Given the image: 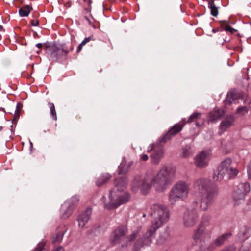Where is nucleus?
<instances>
[{
  "mask_svg": "<svg viewBox=\"0 0 251 251\" xmlns=\"http://www.w3.org/2000/svg\"><path fill=\"white\" fill-rule=\"evenodd\" d=\"M175 176L174 168L163 166L158 170L156 175L151 172H148L143 176H136L132 182V190L136 192L140 189L141 193L146 195L154 186L156 191L163 192L171 185Z\"/></svg>",
  "mask_w": 251,
  "mask_h": 251,
  "instance_id": "obj_1",
  "label": "nucleus"
},
{
  "mask_svg": "<svg viewBox=\"0 0 251 251\" xmlns=\"http://www.w3.org/2000/svg\"><path fill=\"white\" fill-rule=\"evenodd\" d=\"M150 213L151 218V225L144 236L137 241L134 246V251H138L141 247L150 245L152 242V235L168 221L170 217L169 209L162 204H153L151 207Z\"/></svg>",
  "mask_w": 251,
  "mask_h": 251,
  "instance_id": "obj_2",
  "label": "nucleus"
},
{
  "mask_svg": "<svg viewBox=\"0 0 251 251\" xmlns=\"http://www.w3.org/2000/svg\"><path fill=\"white\" fill-rule=\"evenodd\" d=\"M209 184V181L207 179H199L195 184L197 202L203 211L207 209L217 195V189L212 190L208 187Z\"/></svg>",
  "mask_w": 251,
  "mask_h": 251,
  "instance_id": "obj_3",
  "label": "nucleus"
},
{
  "mask_svg": "<svg viewBox=\"0 0 251 251\" xmlns=\"http://www.w3.org/2000/svg\"><path fill=\"white\" fill-rule=\"evenodd\" d=\"M45 51L48 56L55 61H58L63 57H66L67 54L74 50L72 43L62 44L59 47L55 43L46 42L44 44Z\"/></svg>",
  "mask_w": 251,
  "mask_h": 251,
  "instance_id": "obj_4",
  "label": "nucleus"
},
{
  "mask_svg": "<svg viewBox=\"0 0 251 251\" xmlns=\"http://www.w3.org/2000/svg\"><path fill=\"white\" fill-rule=\"evenodd\" d=\"M232 160L227 158L221 162L218 167L217 174H214L213 178L215 181H220L226 177L227 179L234 178L238 174L236 168L232 166Z\"/></svg>",
  "mask_w": 251,
  "mask_h": 251,
  "instance_id": "obj_5",
  "label": "nucleus"
},
{
  "mask_svg": "<svg viewBox=\"0 0 251 251\" xmlns=\"http://www.w3.org/2000/svg\"><path fill=\"white\" fill-rule=\"evenodd\" d=\"M189 186L184 181H180L173 186L169 195V201L171 204H175L179 200H183L189 193Z\"/></svg>",
  "mask_w": 251,
  "mask_h": 251,
  "instance_id": "obj_6",
  "label": "nucleus"
},
{
  "mask_svg": "<svg viewBox=\"0 0 251 251\" xmlns=\"http://www.w3.org/2000/svg\"><path fill=\"white\" fill-rule=\"evenodd\" d=\"M130 198V194L127 192L110 193V201L105 203V208L108 209L115 208L120 205L128 202Z\"/></svg>",
  "mask_w": 251,
  "mask_h": 251,
  "instance_id": "obj_7",
  "label": "nucleus"
},
{
  "mask_svg": "<svg viewBox=\"0 0 251 251\" xmlns=\"http://www.w3.org/2000/svg\"><path fill=\"white\" fill-rule=\"evenodd\" d=\"M251 191L250 185L248 182L239 184L233 194L235 205H238L244 201L245 196Z\"/></svg>",
  "mask_w": 251,
  "mask_h": 251,
  "instance_id": "obj_8",
  "label": "nucleus"
},
{
  "mask_svg": "<svg viewBox=\"0 0 251 251\" xmlns=\"http://www.w3.org/2000/svg\"><path fill=\"white\" fill-rule=\"evenodd\" d=\"M211 231L207 228L206 225L201 223L194 231L193 238L196 241L205 243L211 238Z\"/></svg>",
  "mask_w": 251,
  "mask_h": 251,
  "instance_id": "obj_9",
  "label": "nucleus"
},
{
  "mask_svg": "<svg viewBox=\"0 0 251 251\" xmlns=\"http://www.w3.org/2000/svg\"><path fill=\"white\" fill-rule=\"evenodd\" d=\"M198 215L195 210H187L184 213L183 224L186 227H193L197 222Z\"/></svg>",
  "mask_w": 251,
  "mask_h": 251,
  "instance_id": "obj_10",
  "label": "nucleus"
},
{
  "mask_svg": "<svg viewBox=\"0 0 251 251\" xmlns=\"http://www.w3.org/2000/svg\"><path fill=\"white\" fill-rule=\"evenodd\" d=\"M128 231L127 226L121 225L118 226L113 232L110 241L113 244L119 242L121 237L124 236Z\"/></svg>",
  "mask_w": 251,
  "mask_h": 251,
  "instance_id": "obj_11",
  "label": "nucleus"
},
{
  "mask_svg": "<svg viewBox=\"0 0 251 251\" xmlns=\"http://www.w3.org/2000/svg\"><path fill=\"white\" fill-rule=\"evenodd\" d=\"M209 153L208 152L205 151L201 152L195 157L194 163L195 165L200 168L207 166L209 160Z\"/></svg>",
  "mask_w": 251,
  "mask_h": 251,
  "instance_id": "obj_12",
  "label": "nucleus"
},
{
  "mask_svg": "<svg viewBox=\"0 0 251 251\" xmlns=\"http://www.w3.org/2000/svg\"><path fill=\"white\" fill-rule=\"evenodd\" d=\"M184 124L178 123L175 125L162 138H160V142L165 143L171 138L179 133L183 128Z\"/></svg>",
  "mask_w": 251,
  "mask_h": 251,
  "instance_id": "obj_13",
  "label": "nucleus"
},
{
  "mask_svg": "<svg viewBox=\"0 0 251 251\" xmlns=\"http://www.w3.org/2000/svg\"><path fill=\"white\" fill-rule=\"evenodd\" d=\"M127 181L126 178H116L114 181V187L110 191V193H117L122 192H126L125 190L126 187Z\"/></svg>",
  "mask_w": 251,
  "mask_h": 251,
  "instance_id": "obj_14",
  "label": "nucleus"
},
{
  "mask_svg": "<svg viewBox=\"0 0 251 251\" xmlns=\"http://www.w3.org/2000/svg\"><path fill=\"white\" fill-rule=\"evenodd\" d=\"M92 214L91 208H87L85 211L81 213L77 218L78 226L81 228H83L86 224L90 220Z\"/></svg>",
  "mask_w": 251,
  "mask_h": 251,
  "instance_id": "obj_15",
  "label": "nucleus"
},
{
  "mask_svg": "<svg viewBox=\"0 0 251 251\" xmlns=\"http://www.w3.org/2000/svg\"><path fill=\"white\" fill-rule=\"evenodd\" d=\"M225 114L224 111L222 109L215 108L213 111H211L208 115V122H215L220 119Z\"/></svg>",
  "mask_w": 251,
  "mask_h": 251,
  "instance_id": "obj_16",
  "label": "nucleus"
},
{
  "mask_svg": "<svg viewBox=\"0 0 251 251\" xmlns=\"http://www.w3.org/2000/svg\"><path fill=\"white\" fill-rule=\"evenodd\" d=\"M235 119L233 116H227L220 123L219 126V130L220 132L223 133L226 131L228 128L233 125Z\"/></svg>",
  "mask_w": 251,
  "mask_h": 251,
  "instance_id": "obj_17",
  "label": "nucleus"
},
{
  "mask_svg": "<svg viewBox=\"0 0 251 251\" xmlns=\"http://www.w3.org/2000/svg\"><path fill=\"white\" fill-rule=\"evenodd\" d=\"M74 208L71 207L69 203L64 202L61 207L60 214L62 218L66 219L69 217L72 214Z\"/></svg>",
  "mask_w": 251,
  "mask_h": 251,
  "instance_id": "obj_18",
  "label": "nucleus"
},
{
  "mask_svg": "<svg viewBox=\"0 0 251 251\" xmlns=\"http://www.w3.org/2000/svg\"><path fill=\"white\" fill-rule=\"evenodd\" d=\"M164 151L162 149L155 151L151 156V159L153 164H158L163 157Z\"/></svg>",
  "mask_w": 251,
  "mask_h": 251,
  "instance_id": "obj_19",
  "label": "nucleus"
},
{
  "mask_svg": "<svg viewBox=\"0 0 251 251\" xmlns=\"http://www.w3.org/2000/svg\"><path fill=\"white\" fill-rule=\"evenodd\" d=\"M231 236L230 233H226L218 237L213 242V245L214 246H220L223 245L227 239Z\"/></svg>",
  "mask_w": 251,
  "mask_h": 251,
  "instance_id": "obj_20",
  "label": "nucleus"
},
{
  "mask_svg": "<svg viewBox=\"0 0 251 251\" xmlns=\"http://www.w3.org/2000/svg\"><path fill=\"white\" fill-rule=\"evenodd\" d=\"M111 177V175L108 173H102L98 178L96 183L97 186H100L107 182Z\"/></svg>",
  "mask_w": 251,
  "mask_h": 251,
  "instance_id": "obj_21",
  "label": "nucleus"
},
{
  "mask_svg": "<svg viewBox=\"0 0 251 251\" xmlns=\"http://www.w3.org/2000/svg\"><path fill=\"white\" fill-rule=\"evenodd\" d=\"M32 9V8L31 6L27 5L21 8L19 10V13L21 17H26L29 15Z\"/></svg>",
  "mask_w": 251,
  "mask_h": 251,
  "instance_id": "obj_22",
  "label": "nucleus"
},
{
  "mask_svg": "<svg viewBox=\"0 0 251 251\" xmlns=\"http://www.w3.org/2000/svg\"><path fill=\"white\" fill-rule=\"evenodd\" d=\"M48 104L50 110V114L51 118L56 121L57 120V116L54 104L51 102H49Z\"/></svg>",
  "mask_w": 251,
  "mask_h": 251,
  "instance_id": "obj_23",
  "label": "nucleus"
},
{
  "mask_svg": "<svg viewBox=\"0 0 251 251\" xmlns=\"http://www.w3.org/2000/svg\"><path fill=\"white\" fill-rule=\"evenodd\" d=\"M208 7L210 9L211 14L213 16L216 17L219 13L218 8L215 6L213 1L209 3Z\"/></svg>",
  "mask_w": 251,
  "mask_h": 251,
  "instance_id": "obj_24",
  "label": "nucleus"
},
{
  "mask_svg": "<svg viewBox=\"0 0 251 251\" xmlns=\"http://www.w3.org/2000/svg\"><path fill=\"white\" fill-rule=\"evenodd\" d=\"M194 153V151L191 149L190 145H186L183 149L182 156L184 157H188L190 155H192Z\"/></svg>",
  "mask_w": 251,
  "mask_h": 251,
  "instance_id": "obj_25",
  "label": "nucleus"
},
{
  "mask_svg": "<svg viewBox=\"0 0 251 251\" xmlns=\"http://www.w3.org/2000/svg\"><path fill=\"white\" fill-rule=\"evenodd\" d=\"M79 199L77 196L72 197L69 200L66 201V203H69L71 207H73L74 209L75 205L78 203Z\"/></svg>",
  "mask_w": 251,
  "mask_h": 251,
  "instance_id": "obj_26",
  "label": "nucleus"
},
{
  "mask_svg": "<svg viewBox=\"0 0 251 251\" xmlns=\"http://www.w3.org/2000/svg\"><path fill=\"white\" fill-rule=\"evenodd\" d=\"M248 112V109L246 106H242L239 107L237 109L236 113L239 116H243Z\"/></svg>",
  "mask_w": 251,
  "mask_h": 251,
  "instance_id": "obj_27",
  "label": "nucleus"
},
{
  "mask_svg": "<svg viewBox=\"0 0 251 251\" xmlns=\"http://www.w3.org/2000/svg\"><path fill=\"white\" fill-rule=\"evenodd\" d=\"M201 116V113L199 112H194L189 117L188 120L187 121V123H192L194 122L195 120L198 119L200 118Z\"/></svg>",
  "mask_w": 251,
  "mask_h": 251,
  "instance_id": "obj_28",
  "label": "nucleus"
},
{
  "mask_svg": "<svg viewBox=\"0 0 251 251\" xmlns=\"http://www.w3.org/2000/svg\"><path fill=\"white\" fill-rule=\"evenodd\" d=\"M64 235L63 233H58L52 239V243L53 244L59 243L61 242L63 236Z\"/></svg>",
  "mask_w": 251,
  "mask_h": 251,
  "instance_id": "obj_29",
  "label": "nucleus"
},
{
  "mask_svg": "<svg viewBox=\"0 0 251 251\" xmlns=\"http://www.w3.org/2000/svg\"><path fill=\"white\" fill-rule=\"evenodd\" d=\"M46 244V242L45 241H42L40 242L36 246L34 251H42L45 245Z\"/></svg>",
  "mask_w": 251,
  "mask_h": 251,
  "instance_id": "obj_30",
  "label": "nucleus"
},
{
  "mask_svg": "<svg viewBox=\"0 0 251 251\" xmlns=\"http://www.w3.org/2000/svg\"><path fill=\"white\" fill-rule=\"evenodd\" d=\"M140 230V228L138 229L137 231L134 232L131 235H130V236H129L127 237L128 240L130 241H131L134 240L136 238V237L137 236V235H138Z\"/></svg>",
  "mask_w": 251,
  "mask_h": 251,
  "instance_id": "obj_31",
  "label": "nucleus"
},
{
  "mask_svg": "<svg viewBox=\"0 0 251 251\" xmlns=\"http://www.w3.org/2000/svg\"><path fill=\"white\" fill-rule=\"evenodd\" d=\"M225 30L226 31L229 32L231 33H233L236 31V29L233 28L232 27H231V26H230L229 25H226L225 26Z\"/></svg>",
  "mask_w": 251,
  "mask_h": 251,
  "instance_id": "obj_32",
  "label": "nucleus"
},
{
  "mask_svg": "<svg viewBox=\"0 0 251 251\" xmlns=\"http://www.w3.org/2000/svg\"><path fill=\"white\" fill-rule=\"evenodd\" d=\"M125 164V161H123L120 165L119 166V169L120 170L119 174H122L124 171V165Z\"/></svg>",
  "mask_w": 251,
  "mask_h": 251,
  "instance_id": "obj_33",
  "label": "nucleus"
},
{
  "mask_svg": "<svg viewBox=\"0 0 251 251\" xmlns=\"http://www.w3.org/2000/svg\"><path fill=\"white\" fill-rule=\"evenodd\" d=\"M91 40V37H88L87 38H85L81 43L82 45L84 46L87 43H88L89 41H90Z\"/></svg>",
  "mask_w": 251,
  "mask_h": 251,
  "instance_id": "obj_34",
  "label": "nucleus"
},
{
  "mask_svg": "<svg viewBox=\"0 0 251 251\" xmlns=\"http://www.w3.org/2000/svg\"><path fill=\"white\" fill-rule=\"evenodd\" d=\"M155 148V145L154 144H151L150 145V146L148 147L147 149V152H150L151 151L153 150V149Z\"/></svg>",
  "mask_w": 251,
  "mask_h": 251,
  "instance_id": "obj_35",
  "label": "nucleus"
},
{
  "mask_svg": "<svg viewBox=\"0 0 251 251\" xmlns=\"http://www.w3.org/2000/svg\"><path fill=\"white\" fill-rule=\"evenodd\" d=\"M248 176H249V178H251V160L249 164L248 169Z\"/></svg>",
  "mask_w": 251,
  "mask_h": 251,
  "instance_id": "obj_36",
  "label": "nucleus"
},
{
  "mask_svg": "<svg viewBox=\"0 0 251 251\" xmlns=\"http://www.w3.org/2000/svg\"><path fill=\"white\" fill-rule=\"evenodd\" d=\"M140 158L143 161H147L148 160L149 157L147 154H143L141 155Z\"/></svg>",
  "mask_w": 251,
  "mask_h": 251,
  "instance_id": "obj_37",
  "label": "nucleus"
},
{
  "mask_svg": "<svg viewBox=\"0 0 251 251\" xmlns=\"http://www.w3.org/2000/svg\"><path fill=\"white\" fill-rule=\"evenodd\" d=\"M31 22V25L34 26H38V25H39V21L37 20H32Z\"/></svg>",
  "mask_w": 251,
  "mask_h": 251,
  "instance_id": "obj_38",
  "label": "nucleus"
},
{
  "mask_svg": "<svg viewBox=\"0 0 251 251\" xmlns=\"http://www.w3.org/2000/svg\"><path fill=\"white\" fill-rule=\"evenodd\" d=\"M83 46L84 45H82L81 43H80L79 45V46H78V47L77 48V52L79 53L81 50Z\"/></svg>",
  "mask_w": 251,
  "mask_h": 251,
  "instance_id": "obj_39",
  "label": "nucleus"
},
{
  "mask_svg": "<svg viewBox=\"0 0 251 251\" xmlns=\"http://www.w3.org/2000/svg\"><path fill=\"white\" fill-rule=\"evenodd\" d=\"M42 43H38L36 44V47L38 48H41L42 47Z\"/></svg>",
  "mask_w": 251,
  "mask_h": 251,
  "instance_id": "obj_40",
  "label": "nucleus"
},
{
  "mask_svg": "<svg viewBox=\"0 0 251 251\" xmlns=\"http://www.w3.org/2000/svg\"><path fill=\"white\" fill-rule=\"evenodd\" d=\"M250 107H251V101H250Z\"/></svg>",
  "mask_w": 251,
  "mask_h": 251,
  "instance_id": "obj_41",
  "label": "nucleus"
},
{
  "mask_svg": "<svg viewBox=\"0 0 251 251\" xmlns=\"http://www.w3.org/2000/svg\"><path fill=\"white\" fill-rule=\"evenodd\" d=\"M2 126H0V130H2Z\"/></svg>",
  "mask_w": 251,
  "mask_h": 251,
  "instance_id": "obj_42",
  "label": "nucleus"
},
{
  "mask_svg": "<svg viewBox=\"0 0 251 251\" xmlns=\"http://www.w3.org/2000/svg\"><path fill=\"white\" fill-rule=\"evenodd\" d=\"M143 217H145L146 215H145V214H144V215H143Z\"/></svg>",
  "mask_w": 251,
  "mask_h": 251,
  "instance_id": "obj_43",
  "label": "nucleus"
}]
</instances>
